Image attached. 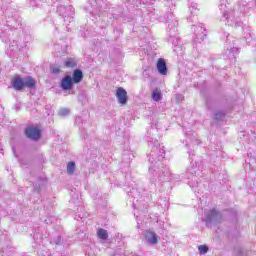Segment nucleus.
I'll use <instances>...</instances> for the list:
<instances>
[{
    "mask_svg": "<svg viewBox=\"0 0 256 256\" xmlns=\"http://www.w3.org/2000/svg\"><path fill=\"white\" fill-rule=\"evenodd\" d=\"M151 147V152L148 156V161L150 163L149 167V181L151 185H157L158 183H165V181H177L181 179L179 174L171 173L169 167L163 166V161L165 159V149L161 148L159 141L148 140Z\"/></svg>",
    "mask_w": 256,
    "mask_h": 256,
    "instance_id": "obj_1",
    "label": "nucleus"
},
{
    "mask_svg": "<svg viewBox=\"0 0 256 256\" xmlns=\"http://www.w3.org/2000/svg\"><path fill=\"white\" fill-rule=\"evenodd\" d=\"M166 23L168 24V41L172 43L174 53L176 55H183V45H181V38L177 36V26L179 25V22L172 12L167 13Z\"/></svg>",
    "mask_w": 256,
    "mask_h": 256,
    "instance_id": "obj_2",
    "label": "nucleus"
},
{
    "mask_svg": "<svg viewBox=\"0 0 256 256\" xmlns=\"http://www.w3.org/2000/svg\"><path fill=\"white\" fill-rule=\"evenodd\" d=\"M231 0H220L219 9L222 14V19L226 21L227 25L229 27H234L237 29L238 27H243V21H241V18H239V12H236L235 10L229 9V6H227V3H229Z\"/></svg>",
    "mask_w": 256,
    "mask_h": 256,
    "instance_id": "obj_3",
    "label": "nucleus"
},
{
    "mask_svg": "<svg viewBox=\"0 0 256 256\" xmlns=\"http://www.w3.org/2000/svg\"><path fill=\"white\" fill-rule=\"evenodd\" d=\"M205 167L203 166V162H195L186 170V177L188 179L189 187L195 189V187H199V171L203 172Z\"/></svg>",
    "mask_w": 256,
    "mask_h": 256,
    "instance_id": "obj_4",
    "label": "nucleus"
},
{
    "mask_svg": "<svg viewBox=\"0 0 256 256\" xmlns=\"http://www.w3.org/2000/svg\"><path fill=\"white\" fill-rule=\"evenodd\" d=\"M222 219L223 216L221 215V212L217 211L215 208L204 211L203 221L206 223V227L217 225L221 223Z\"/></svg>",
    "mask_w": 256,
    "mask_h": 256,
    "instance_id": "obj_5",
    "label": "nucleus"
},
{
    "mask_svg": "<svg viewBox=\"0 0 256 256\" xmlns=\"http://www.w3.org/2000/svg\"><path fill=\"white\" fill-rule=\"evenodd\" d=\"M57 13L64 19V25H69L73 21V15H75V8L73 6L60 5L57 7Z\"/></svg>",
    "mask_w": 256,
    "mask_h": 256,
    "instance_id": "obj_6",
    "label": "nucleus"
},
{
    "mask_svg": "<svg viewBox=\"0 0 256 256\" xmlns=\"http://www.w3.org/2000/svg\"><path fill=\"white\" fill-rule=\"evenodd\" d=\"M25 135L31 141H39L41 139V130L34 126H28L25 129Z\"/></svg>",
    "mask_w": 256,
    "mask_h": 256,
    "instance_id": "obj_7",
    "label": "nucleus"
},
{
    "mask_svg": "<svg viewBox=\"0 0 256 256\" xmlns=\"http://www.w3.org/2000/svg\"><path fill=\"white\" fill-rule=\"evenodd\" d=\"M192 31H194L197 41H203L207 37V30L203 24H200L198 27L193 25Z\"/></svg>",
    "mask_w": 256,
    "mask_h": 256,
    "instance_id": "obj_8",
    "label": "nucleus"
},
{
    "mask_svg": "<svg viewBox=\"0 0 256 256\" xmlns=\"http://www.w3.org/2000/svg\"><path fill=\"white\" fill-rule=\"evenodd\" d=\"M74 82L70 75H66L64 78H62L60 87L63 89V91H71L73 89Z\"/></svg>",
    "mask_w": 256,
    "mask_h": 256,
    "instance_id": "obj_9",
    "label": "nucleus"
},
{
    "mask_svg": "<svg viewBox=\"0 0 256 256\" xmlns=\"http://www.w3.org/2000/svg\"><path fill=\"white\" fill-rule=\"evenodd\" d=\"M116 97L121 105L127 104V91L122 87H119L116 91Z\"/></svg>",
    "mask_w": 256,
    "mask_h": 256,
    "instance_id": "obj_10",
    "label": "nucleus"
},
{
    "mask_svg": "<svg viewBox=\"0 0 256 256\" xmlns=\"http://www.w3.org/2000/svg\"><path fill=\"white\" fill-rule=\"evenodd\" d=\"M12 87L15 91H23V87H25L23 79L20 76L12 79Z\"/></svg>",
    "mask_w": 256,
    "mask_h": 256,
    "instance_id": "obj_11",
    "label": "nucleus"
},
{
    "mask_svg": "<svg viewBox=\"0 0 256 256\" xmlns=\"http://www.w3.org/2000/svg\"><path fill=\"white\" fill-rule=\"evenodd\" d=\"M156 67L160 75H167V63L163 58L158 59Z\"/></svg>",
    "mask_w": 256,
    "mask_h": 256,
    "instance_id": "obj_12",
    "label": "nucleus"
},
{
    "mask_svg": "<svg viewBox=\"0 0 256 256\" xmlns=\"http://www.w3.org/2000/svg\"><path fill=\"white\" fill-rule=\"evenodd\" d=\"M71 79L74 85L81 83L83 81V71L81 69L74 70Z\"/></svg>",
    "mask_w": 256,
    "mask_h": 256,
    "instance_id": "obj_13",
    "label": "nucleus"
},
{
    "mask_svg": "<svg viewBox=\"0 0 256 256\" xmlns=\"http://www.w3.org/2000/svg\"><path fill=\"white\" fill-rule=\"evenodd\" d=\"M145 239H146L147 243H149L150 245H157V243L159 241L157 238V234H155L154 232H151V231H146Z\"/></svg>",
    "mask_w": 256,
    "mask_h": 256,
    "instance_id": "obj_14",
    "label": "nucleus"
},
{
    "mask_svg": "<svg viewBox=\"0 0 256 256\" xmlns=\"http://www.w3.org/2000/svg\"><path fill=\"white\" fill-rule=\"evenodd\" d=\"M23 81H24V87H28V89H33V87H35V85H37V82L31 76H26L23 79Z\"/></svg>",
    "mask_w": 256,
    "mask_h": 256,
    "instance_id": "obj_15",
    "label": "nucleus"
},
{
    "mask_svg": "<svg viewBox=\"0 0 256 256\" xmlns=\"http://www.w3.org/2000/svg\"><path fill=\"white\" fill-rule=\"evenodd\" d=\"M233 255L234 256H247L249 255V252L245 250L242 246H235L233 250Z\"/></svg>",
    "mask_w": 256,
    "mask_h": 256,
    "instance_id": "obj_16",
    "label": "nucleus"
},
{
    "mask_svg": "<svg viewBox=\"0 0 256 256\" xmlns=\"http://www.w3.org/2000/svg\"><path fill=\"white\" fill-rule=\"evenodd\" d=\"M97 236L99 237V239H102V241H107V239H109V234L107 233V230L100 228L97 231Z\"/></svg>",
    "mask_w": 256,
    "mask_h": 256,
    "instance_id": "obj_17",
    "label": "nucleus"
},
{
    "mask_svg": "<svg viewBox=\"0 0 256 256\" xmlns=\"http://www.w3.org/2000/svg\"><path fill=\"white\" fill-rule=\"evenodd\" d=\"M199 140H197V138L195 137H191V135L187 134V138H186V147H193L195 145V143H198Z\"/></svg>",
    "mask_w": 256,
    "mask_h": 256,
    "instance_id": "obj_18",
    "label": "nucleus"
},
{
    "mask_svg": "<svg viewBox=\"0 0 256 256\" xmlns=\"http://www.w3.org/2000/svg\"><path fill=\"white\" fill-rule=\"evenodd\" d=\"M128 195L130 197H133V199H136L137 201H139V197H141V192H139V190H137V188H132L129 192Z\"/></svg>",
    "mask_w": 256,
    "mask_h": 256,
    "instance_id": "obj_19",
    "label": "nucleus"
},
{
    "mask_svg": "<svg viewBox=\"0 0 256 256\" xmlns=\"http://www.w3.org/2000/svg\"><path fill=\"white\" fill-rule=\"evenodd\" d=\"M227 51H229L228 52L229 59H231V57H235L236 55H239V48L237 47H233V48L227 47Z\"/></svg>",
    "mask_w": 256,
    "mask_h": 256,
    "instance_id": "obj_20",
    "label": "nucleus"
},
{
    "mask_svg": "<svg viewBox=\"0 0 256 256\" xmlns=\"http://www.w3.org/2000/svg\"><path fill=\"white\" fill-rule=\"evenodd\" d=\"M75 168H76L75 162H73V161L68 162V164H67L68 175H73V173H75Z\"/></svg>",
    "mask_w": 256,
    "mask_h": 256,
    "instance_id": "obj_21",
    "label": "nucleus"
},
{
    "mask_svg": "<svg viewBox=\"0 0 256 256\" xmlns=\"http://www.w3.org/2000/svg\"><path fill=\"white\" fill-rule=\"evenodd\" d=\"M152 99L153 101H161V99H163V96H161V93L156 90L152 93Z\"/></svg>",
    "mask_w": 256,
    "mask_h": 256,
    "instance_id": "obj_22",
    "label": "nucleus"
},
{
    "mask_svg": "<svg viewBox=\"0 0 256 256\" xmlns=\"http://www.w3.org/2000/svg\"><path fill=\"white\" fill-rule=\"evenodd\" d=\"M198 251L200 255H205L209 251V247L207 245H200Z\"/></svg>",
    "mask_w": 256,
    "mask_h": 256,
    "instance_id": "obj_23",
    "label": "nucleus"
},
{
    "mask_svg": "<svg viewBox=\"0 0 256 256\" xmlns=\"http://www.w3.org/2000/svg\"><path fill=\"white\" fill-rule=\"evenodd\" d=\"M70 110L68 108H61L58 112V115L60 117H67V115H69Z\"/></svg>",
    "mask_w": 256,
    "mask_h": 256,
    "instance_id": "obj_24",
    "label": "nucleus"
},
{
    "mask_svg": "<svg viewBox=\"0 0 256 256\" xmlns=\"http://www.w3.org/2000/svg\"><path fill=\"white\" fill-rule=\"evenodd\" d=\"M223 117H225V112L223 111H217L214 114V119H216V121H221Z\"/></svg>",
    "mask_w": 256,
    "mask_h": 256,
    "instance_id": "obj_25",
    "label": "nucleus"
},
{
    "mask_svg": "<svg viewBox=\"0 0 256 256\" xmlns=\"http://www.w3.org/2000/svg\"><path fill=\"white\" fill-rule=\"evenodd\" d=\"M65 67H67L68 69H73V67L77 66V63H75V61L73 60H68L64 63Z\"/></svg>",
    "mask_w": 256,
    "mask_h": 256,
    "instance_id": "obj_26",
    "label": "nucleus"
},
{
    "mask_svg": "<svg viewBox=\"0 0 256 256\" xmlns=\"http://www.w3.org/2000/svg\"><path fill=\"white\" fill-rule=\"evenodd\" d=\"M51 73H53L54 75H59V73H61V69L57 67H51Z\"/></svg>",
    "mask_w": 256,
    "mask_h": 256,
    "instance_id": "obj_27",
    "label": "nucleus"
},
{
    "mask_svg": "<svg viewBox=\"0 0 256 256\" xmlns=\"http://www.w3.org/2000/svg\"><path fill=\"white\" fill-rule=\"evenodd\" d=\"M157 0H142L144 5H154Z\"/></svg>",
    "mask_w": 256,
    "mask_h": 256,
    "instance_id": "obj_28",
    "label": "nucleus"
},
{
    "mask_svg": "<svg viewBox=\"0 0 256 256\" xmlns=\"http://www.w3.org/2000/svg\"><path fill=\"white\" fill-rule=\"evenodd\" d=\"M31 1V5H39L38 3H41V1H45V0H30Z\"/></svg>",
    "mask_w": 256,
    "mask_h": 256,
    "instance_id": "obj_29",
    "label": "nucleus"
},
{
    "mask_svg": "<svg viewBox=\"0 0 256 256\" xmlns=\"http://www.w3.org/2000/svg\"><path fill=\"white\" fill-rule=\"evenodd\" d=\"M61 243V236H57L56 240H55V244L59 245Z\"/></svg>",
    "mask_w": 256,
    "mask_h": 256,
    "instance_id": "obj_30",
    "label": "nucleus"
},
{
    "mask_svg": "<svg viewBox=\"0 0 256 256\" xmlns=\"http://www.w3.org/2000/svg\"><path fill=\"white\" fill-rule=\"evenodd\" d=\"M25 39H26V43H29V41H31V36L27 35V36L25 37Z\"/></svg>",
    "mask_w": 256,
    "mask_h": 256,
    "instance_id": "obj_31",
    "label": "nucleus"
},
{
    "mask_svg": "<svg viewBox=\"0 0 256 256\" xmlns=\"http://www.w3.org/2000/svg\"><path fill=\"white\" fill-rule=\"evenodd\" d=\"M80 121H82L81 117H77L76 118V123H80Z\"/></svg>",
    "mask_w": 256,
    "mask_h": 256,
    "instance_id": "obj_32",
    "label": "nucleus"
},
{
    "mask_svg": "<svg viewBox=\"0 0 256 256\" xmlns=\"http://www.w3.org/2000/svg\"><path fill=\"white\" fill-rule=\"evenodd\" d=\"M188 21H195V17H189Z\"/></svg>",
    "mask_w": 256,
    "mask_h": 256,
    "instance_id": "obj_33",
    "label": "nucleus"
},
{
    "mask_svg": "<svg viewBox=\"0 0 256 256\" xmlns=\"http://www.w3.org/2000/svg\"><path fill=\"white\" fill-rule=\"evenodd\" d=\"M177 99H178V100L183 99V95H178V96H177Z\"/></svg>",
    "mask_w": 256,
    "mask_h": 256,
    "instance_id": "obj_34",
    "label": "nucleus"
},
{
    "mask_svg": "<svg viewBox=\"0 0 256 256\" xmlns=\"http://www.w3.org/2000/svg\"><path fill=\"white\" fill-rule=\"evenodd\" d=\"M44 223H47V224H49V222H48L47 220H44Z\"/></svg>",
    "mask_w": 256,
    "mask_h": 256,
    "instance_id": "obj_35",
    "label": "nucleus"
},
{
    "mask_svg": "<svg viewBox=\"0 0 256 256\" xmlns=\"http://www.w3.org/2000/svg\"><path fill=\"white\" fill-rule=\"evenodd\" d=\"M20 47H27V45H26V44H24L23 46H20Z\"/></svg>",
    "mask_w": 256,
    "mask_h": 256,
    "instance_id": "obj_36",
    "label": "nucleus"
},
{
    "mask_svg": "<svg viewBox=\"0 0 256 256\" xmlns=\"http://www.w3.org/2000/svg\"><path fill=\"white\" fill-rule=\"evenodd\" d=\"M13 28H14V29H17V26L14 25Z\"/></svg>",
    "mask_w": 256,
    "mask_h": 256,
    "instance_id": "obj_37",
    "label": "nucleus"
},
{
    "mask_svg": "<svg viewBox=\"0 0 256 256\" xmlns=\"http://www.w3.org/2000/svg\"><path fill=\"white\" fill-rule=\"evenodd\" d=\"M0 153H3V149H0Z\"/></svg>",
    "mask_w": 256,
    "mask_h": 256,
    "instance_id": "obj_38",
    "label": "nucleus"
},
{
    "mask_svg": "<svg viewBox=\"0 0 256 256\" xmlns=\"http://www.w3.org/2000/svg\"><path fill=\"white\" fill-rule=\"evenodd\" d=\"M227 41H229V36H227Z\"/></svg>",
    "mask_w": 256,
    "mask_h": 256,
    "instance_id": "obj_39",
    "label": "nucleus"
}]
</instances>
